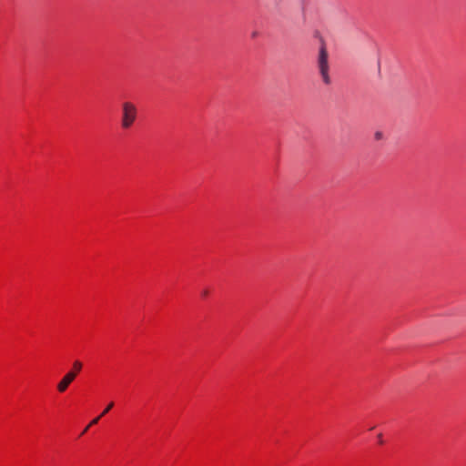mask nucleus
Segmentation results:
<instances>
[{
  "instance_id": "3",
  "label": "nucleus",
  "mask_w": 466,
  "mask_h": 466,
  "mask_svg": "<svg viewBox=\"0 0 466 466\" xmlns=\"http://www.w3.org/2000/svg\"><path fill=\"white\" fill-rule=\"evenodd\" d=\"M382 137H383V135H382V133H381V132L377 131V132L375 133V139H376V140H380V139H381V138H382Z\"/></svg>"
},
{
  "instance_id": "1",
  "label": "nucleus",
  "mask_w": 466,
  "mask_h": 466,
  "mask_svg": "<svg viewBox=\"0 0 466 466\" xmlns=\"http://www.w3.org/2000/svg\"><path fill=\"white\" fill-rule=\"evenodd\" d=\"M317 69L322 83L326 86H329L331 84V77L329 75L330 67L329 63V54L325 46H321L319 50L317 57Z\"/></svg>"
},
{
  "instance_id": "4",
  "label": "nucleus",
  "mask_w": 466,
  "mask_h": 466,
  "mask_svg": "<svg viewBox=\"0 0 466 466\" xmlns=\"http://www.w3.org/2000/svg\"><path fill=\"white\" fill-rule=\"evenodd\" d=\"M378 438H379L380 441L382 442V441H381V434H379Z\"/></svg>"
},
{
  "instance_id": "2",
  "label": "nucleus",
  "mask_w": 466,
  "mask_h": 466,
  "mask_svg": "<svg viewBox=\"0 0 466 466\" xmlns=\"http://www.w3.org/2000/svg\"><path fill=\"white\" fill-rule=\"evenodd\" d=\"M137 116L136 106L131 102H124L122 104L121 127L129 129L135 123Z\"/></svg>"
}]
</instances>
